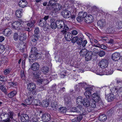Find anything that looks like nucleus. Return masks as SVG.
Returning <instances> with one entry per match:
<instances>
[{"instance_id": "obj_14", "label": "nucleus", "mask_w": 122, "mask_h": 122, "mask_svg": "<svg viewBox=\"0 0 122 122\" xmlns=\"http://www.w3.org/2000/svg\"><path fill=\"white\" fill-rule=\"evenodd\" d=\"M114 31L115 30L113 27L110 26L108 27L105 30V33L107 34H112Z\"/></svg>"}, {"instance_id": "obj_46", "label": "nucleus", "mask_w": 122, "mask_h": 122, "mask_svg": "<svg viewBox=\"0 0 122 122\" xmlns=\"http://www.w3.org/2000/svg\"><path fill=\"white\" fill-rule=\"evenodd\" d=\"M96 102L93 101L91 103H90V105L93 108L96 107Z\"/></svg>"}, {"instance_id": "obj_15", "label": "nucleus", "mask_w": 122, "mask_h": 122, "mask_svg": "<svg viewBox=\"0 0 122 122\" xmlns=\"http://www.w3.org/2000/svg\"><path fill=\"white\" fill-rule=\"evenodd\" d=\"M82 118V115L76 116L75 118L72 119V122H80Z\"/></svg>"}, {"instance_id": "obj_21", "label": "nucleus", "mask_w": 122, "mask_h": 122, "mask_svg": "<svg viewBox=\"0 0 122 122\" xmlns=\"http://www.w3.org/2000/svg\"><path fill=\"white\" fill-rule=\"evenodd\" d=\"M55 6H56L54 9L53 11L56 12L60 11L62 9V6L59 4L56 3Z\"/></svg>"}, {"instance_id": "obj_31", "label": "nucleus", "mask_w": 122, "mask_h": 122, "mask_svg": "<svg viewBox=\"0 0 122 122\" xmlns=\"http://www.w3.org/2000/svg\"><path fill=\"white\" fill-rule=\"evenodd\" d=\"M41 104V102L40 101L34 99L33 100L32 105L35 106H40Z\"/></svg>"}, {"instance_id": "obj_39", "label": "nucleus", "mask_w": 122, "mask_h": 122, "mask_svg": "<svg viewBox=\"0 0 122 122\" xmlns=\"http://www.w3.org/2000/svg\"><path fill=\"white\" fill-rule=\"evenodd\" d=\"M46 22H45L44 20L43 19H42L39 21L38 23L39 25L41 27H44Z\"/></svg>"}, {"instance_id": "obj_10", "label": "nucleus", "mask_w": 122, "mask_h": 122, "mask_svg": "<svg viewBox=\"0 0 122 122\" xmlns=\"http://www.w3.org/2000/svg\"><path fill=\"white\" fill-rule=\"evenodd\" d=\"M120 53L117 52H115L113 53L112 56V58L114 61H118L120 58Z\"/></svg>"}, {"instance_id": "obj_29", "label": "nucleus", "mask_w": 122, "mask_h": 122, "mask_svg": "<svg viewBox=\"0 0 122 122\" xmlns=\"http://www.w3.org/2000/svg\"><path fill=\"white\" fill-rule=\"evenodd\" d=\"M41 71L43 73L45 74L49 72V68L47 66H44L41 68Z\"/></svg>"}, {"instance_id": "obj_48", "label": "nucleus", "mask_w": 122, "mask_h": 122, "mask_svg": "<svg viewBox=\"0 0 122 122\" xmlns=\"http://www.w3.org/2000/svg\"><path fill=\"white\" fill-rule=\"evenodd\" d=\"M84 19H85V18H83L78 15V16L76 18V20L78 22H81L83 21Z\"/></svg>"}, {"instance_id": "obj_5", "label": "nucleus", "mask_w": 122, "mask_h": 122, "mask_svg": "<svg viewBox=\"0 0 122 122\" xmlns=\"http://www.w3.org/2000/svg\"><path fill=\"white\" fill-rule=\"evenodd\" d=\"M41 118L43 121L44 122H47L50 120L51 117L49 114L46 113L43 114Z\"/></svg>"}, {"instance_id": "obj_58", "label": "nucleus", "mask_w": 122, "mask_h": 122, "mask_svg": "<svg viewBox=\"0 0 122 122\" xmlns=\"http://www.w3.org/2000/svg\"><path fill=\"white\" fill-rule=\"evenodd\" d=\"M10 71V69L8 68L5 70L4 71V73L5 75H7L9 74Z\"/></svg>"}, {"instance_id": "obj_36", "label": "nucleus", "mask_w": 122, "mask_h": 122, "mask_svg": "<svg viewBox=\"0 0 122 122\" xmlns=\"http://www.w3.org/2000/svg\"><path fill=\"white\" fill-rule=\"evenodd\" d=\"M17 93V92L16 91H14L9 93L8 94V96L9 98H11L16 95Z\"/></svg>"}, {"instance_id": "obj_13", "label": "nucleus", "mask_w": 122, "mask_h": 122, "mask_svg": "<svg viewBox=\"0 0 122 122\" xmlns=\"http://www.w3.org/2000/svg\"><path fill=\"white\" fill-rule=\"evenodd\" d=\"M77 37L78 38L77 40L76 43L78 45H81L82 43V42L83 40L84 36L81 34H79Z\"/></svg>"}, {"instance_id": "obj_8", "label": "nucleus", "mask_w": 122, "mask_h": 122, "mask_svg": "<svg viewBox=\"0 0 122 122\" xmlns=\"http://www.w3.org/2000/svg\"><path fill=\"white\" fill-rule=\"evenodd\" d=\"M105 92V94H106ZM106 99L108 102H111L113 101L115 97L113 94L110 93L108 94H105Z\"/></svg>"}, {"instance_id": "obj_9", "label": "nucleus", "mask_w": 122, "mask_h": 122, "mask_svg": "<svg viewBox=\"0 0 122 122\" xmlns=\"http://www.w3.org/2000/svg\"><path fill=\"white\" fill-rule=\"evenodd\" d=\"M36 88V85L33 83H30L27 85V89L28 90L30 91H32L34 90Z\"/></svg>"}, {"instance_id": "obj_16", "label": "nucleus", "mask_w": 122, "mask_h": 122, "mask_svg": "<svg viewBox=\"0 0 122 122\" xmlns=\"http://www.w3.org/2000/svg\"><path fill=\"white\" fill-rule=\"evenodd\" d=\"M19 5L20 7L24 8L27 6V3L25 0H21L19 1Z\"/></svg>"}, {"instance_id": "obj_45", "label": "nucleus", "mask_w": 122, "mask_h": 122, "mask_svg": "<svg viewBox=\"0 0 122 122\" xmlns=\"http://www.w3.org/2000/svg\"><path fill=\"white\" fill-rule=\"evenodd\" d=\"M117 93L119 98L122 97V87L120 88L117 91Z\"/></svg>"}, {"instance_id": "obj_56", "label": "nucleus", "mask_w": 122, "mask_h": 122, "mask_svg": "<svg viewBox=\"0 0 122 122\" xmlns=\"http://www.w3.org/2000/svg\"><path fill=\"white\" fill-rule=\"evenodd\" d=\"M0 115L2 117V118H5V117H7V114L5 112L1 113L0 114Z\"/></svg>"}, {"instance_id": "obj_34", "label": "nucleus", "mask_w": 122, "mask_h": 122, "mask_svg": "<svg viewBox=\"0 0 122 122\" xmlns=\"http://www.w3.org/2000/svg\"><path fill=\"white\" fill-rule=\"evenodd\" d=\"M84 99L83 97L81 96L79 97L76 99V102L78 104H82L84 100Z\"/></svg>"}, {"instance_id": "obj_25", "label": "nucleus", "mask_w": 122, "mask_h": 122, "mask_svg": "<svg viewBox=\"0 0 122 122\" xmlns=\"http://www.w3.org/2000/svg\"><path fill=\"white\" fill-rule=\"evenodd\" d=\"M40 37L39 35L37 34H34L31 37L32 41L35 42L38 40Z\"/></svg>"}, {"instance_id": "obj_22", "label": "nucleus", "mask_w": 122, "mask_h": 122, "mask_svg": "<svg viewBox=\"0 0 122 122\" xmlns=\"http://www.w3.org/2000/svg\"><path fill=\"white\" fill-rule=\"evenodd\" d=\"M98 26L101 27L104 26L105 24V20L104 19H101L97 22Z\"/></svg>"}, {"instance_id": "obj_17", "label": "nucleus", "mask_w": 122, "mask_h": 122, "mask_svg": "<svg viewBox=\"0 0 122 122\" xmlns=\"http://www.w3.org/2000/svg\"><path fill=\"white\" fill-rule=\"evenodd\" d=\"M40 67L39 64L37 62H36L33 63L31 66V69L34 71H36L38 70Z\"/></svg>"}, {"instance_id": "obj_50", "label": "nucleus", "mask_w": 122, "mask_h": 122, "mask_svg": "<svg viewBox=\"0 0 122 122\" xmlns=\"http://www.w3.org/2000/svg\"><path fill=\"white\" fill-rule=\"evenodd\" d=\"M50 24L47 23L46 22V23H45V25L43 27L44 28L43 29L44 30L46 31L50 27Z\"/></svg>"}, {"instance_id": "obj_57", "label": "nucleus", "mask_w": 122, "mask_h": 122, "mask_svg": "<svg viewBox=\"0 0 122 122\" xmlns=\"http://www.w3.org/2000/svg\"><path fill=\"white\" fill-rule=\"evenodd\" d=\"M78 105L76 107L77 109V110L78 111V112H80L81 110V108H82V106L80 104H78Z\"/></svg>"}, {"instance_id": "obj_2", "label": "nucleus", "mask_w": 122, "mask_h": 122, "mask_svg": "<svg viewBox=\"0 0 122 122\" xmlns=\"http://www.w3.org/2000/svg\"><path fill=\"white\" fill-rule=\"evenodd\" d=\"M92 97L93 101L97 102H99L101 105H102V102L101 100L99 95L97 93H94L92 94Z\"/></svg>"}, {"instance_id": "obj_27", "label": "nucleus", "mask_w": 122, "mask_h": 122, "mask_svg": "<svg viewBox=\"0 0 122 122\" xmlns=\"http://www.w3.org/2000/svg\"><path fill=\"white\" fill-rule=\"evenodd\" d=\"M107 119V116L105 114H102L100 115L98 119L101 121L104 122Z\"/></svg>"}, {"instance_id": "obj_60", "label": "nucleus", "mask_w": 122, "mask_h": 122, "mask_svg": "<svg viewBox=\"0 0 122 122\" xmlns=\"http://www.w3.org/2000/svg\"><path fill=\"white\" fill-rule=\"evenodd\" d=\"M71 112H78V111L77 110V109L76 107H73L72 108L71 110Z\"/></svg>"}, {"instance_id": "obj_43", "label": "nucleus", "mask_w": 122, "mask_h": 122, "mask_svg": "<svg viewBox=\"0 0 122 122\" xmlns=\"http://www.w3.org/2000/svg\"><path fill=\"white\" fill-rule=\"evenodd\" d=\"M87 13L85 12H83V11L79 12L78 14V15H79L80 16L85 18L87 16Z\"/></svg>"}, {"instance_id": "obj_4", "label": "nucleus", "mask_w": 122, "mask_h": 122, "mask_svg": "<svg viewBox=\"0 0 122 122\" xmlns=\"http://www.w3.org/2000/svg\"><path fill=\"white\" fill-rule=\"evenodd\" d=\"M108 64V61L107 60L103 59L100 61L99 65L101 68L104 69L107 67Z\"/></svg>"}, {"instance_id": "obj_55", "label": "nucleus", "mask_w": 122, "mask_h": 122, "mask_svg": "<svg viewBox=\"0 0 122 122\" xmlns=\"http://www.w3.org/2000/svg\"><path fill=\"white\" fill-rule=\"evenodd\" d=\"M78 37L77 36H75L71 39V42L73 43H74L76 42H77V40Z\"/></svg>"}, {"instance_id": "obj_51", "label": "nucleus", "mask_w": 122, "mask_h": 122, "mask_svg": "<svg viewBox=\"0 0 122 122\" xmlns=\"http://www.w3.org/2000/svg\"><path fill=\"white\" fill-rule=\"evenodd\" d=\"M107 73V75H111L112 74L113 72V69L112 68H111L110 69H108V70L106 72Z\"/></svg>"}, {"instance_id": "obj_35", "label": "nucleus", "mask_w": 122, "mask_h": 122, "mask_svg": "<svg viewBox=\"0 0 122 122\" xmlns=\"http://www.w3.org/2000/svg\"><path fill=\"white\" fill-rule=\"evenodd\" d=\"M14 114V113L12 111L9 110V111L8 112V113L7 114V115H8V117L11 120H15L13 117Z\"/></svg>"}, {"instance_id": "obj_40", "label": "nucleus", "mask_w": 122, "mask_h": 122, "mask_svg": "<svg viewBox=\"0 0 122 122\" xmlns=\"http://www.w3.org/2000/svg\"><path fill=\"white\" fill-rule=\"evenodd\" d=\"M66 108L65 107H61L59 108V111L61 113H64L66 112Z\"/></svg>"}, {"instance_id": "obj_1", "label": "nucleus", "mask_w": 122, "mask_h": 122, "mask_svg": "<svg viewBox=\"0 0 122 122\" xmlns=\"http://www.w3.org/2000/svg\"><path fill=\"white\" fill-rule=\"evenodd\" d=\"M57 28L59 29L64 28L65 29H69V28L67 25L65 24L64 21L62 20H57L56 21Z\"/></svg>"}, {"instance_id": "obj_33", "label": "nucleus", "mask_w": 122, "mask_h": 122, "mask_svg": "<svg viewBox=\"0 0 122 122\" xmlns=\"http://www.w3.org/2000/svg\"><path fill=\"white\" fill-rule=\"evenodd\" d=\"M36 21L35 20H31L30 21H29V22L27 24L28 27L31 28L33 27Z\"/></svg>"}, {"instance_id": "obj_24", "label": "nucleus", "mask_w": 122, "mask_h": 122, "mask_svg": "<svg viewBox=\"0 0 122 122\" xmlns=\"http://www.w3.org/2000/svg\"><path fill=\"white\" fill-rule=\"evenodd\" d=\"M12 31L9 28H6L4 30L3 32V34L7 36H8L11 33Z\"/></svg>"}, {"instance_id": "obj_7", "label": "nucleus", "mask_w": 122, "mask_h": 122, "mask_svg": "<svg viewBox=\"0 0 122 122\" xmlns=\"http://www.w3.org/2000/svg\"><path fill=\"white\" fill-rule=\"evenodd\" d=\"M29 97H28V98L25 100V103L28 105H30L32 104L33 100L34 99V97H33L32 95L30 94L29 95Z\"/></svg>"}, {"instance_id": "obj_11", "label": "nucleus", "mask_w": 122, "mask_h": 122, "mask_svg": "<svg viewBox=\"0 0 122 122\" xmlns=\"http://www.w3.org/2000/svg\"><path fill=\"white\" fill-rule=\"evenodd\" d=\"M12 27L15 29H20L21 26V23L18 21H15L13 22L12 25Z\"/></svg>"}, {"instance_id": "obj_38", "label": "nucleus", "mask_w": 122, "mask_h": 122, "mask_svg": "<svg viewBox=\"0 0 122 122\" xmlns=\"http://www.w3.org/2000/svg\"><path fill=\"white\" fill-rule=\"evenodd\" d=\"M65 104L66 105L70 104L71 103V98L69 97H66L64 98Z\"/></svg>"}, {"instance_id": "obj_37", "label": "nucleus", "mask_w": 122, "mask_h": 122, "mask_svg": "<svg viewBox=\"0 0 122 122\" xmlns=\"http://www.w3.org/2000/svg\"><path fill=\"white\" fill-rule=\"evenodd\" d=\"M26 39V35L25 34H21L19 37V40L20 41H23Z\"/></svg>"}, {"instance_id": "obj_54", "label": "nucleus", "mask_w": 122, "mask_h": 122, "mask_svg": "<svg viewBox=\"0 0 122 122\" xmlns=\"http://www.w3.org/2000/svg\"><path fill=\"white\" fill-rule=\"evenodd\" d=\"M29 62L30 64H31L32 63L36 61L35 59L33 58V57L31 56V55L30 56V58L29 59Z\"/></svg>"}, {"instance_id": "obj_62", "label": "nucleus", "mask_w": 122, "mask_h": 122, "mask_svg": "<svg viewBox=\"0 0 122 122\" xmlns=\"http://www.w3.org/2000/svg\"><path fill=\"white\" fill-rule=\"evenodd\" d=\"M88 52H92V51L93 49V47L92 45H89L88 47Z\"/></svg>"}, {"instance_id": "obj_63", "label": "nucleus", "mask_w": 122, "mask_h": 122, "mask_svg": "<svg viewBox=\"0 0 122 122\" xmlns=\"http://www.w3.org/2000/svg\"><path fill=\"white\" fill-rule=\"evenodd\" d=\"M14 39L16 41L18 39V34L17 33H15L14 34Z\"/></svg>"}, {"instance_id": "obj_59", "label": "nucleus", "mask_w": 122, "mask_h": 122, "mask_svg": "<svg viewBox=\"0 0 122 122\" xmlns=\"http://www.w3.org/2000/svg\"><path fill=\"white\" fill-rule=\"evenodd\" d=\"M39 30L38 27H36L34 30V34H37L38 35H39Z\"/></svg>"}, {"instance_id": "obj_49", "label": "nucleus", "mask_w": 122, "mask_h": 122, "mask_svg": "<svg viewBox=\"0 0 122 122\" xmlns=\"http://www.w3.org/2000/svg\"><path fill=\"white\" fill-rule=\"evenodd\" d=\"M22 117H23L24 118H25V119L26 120H29V117L28 115L27 114L25 113H22L21 114Z\"/></svg>"}, {"instance_id": "obj_6", "label": "nucleus", "mask_w": 122, "mask_h": 122, "mask_svg": "<svg viewBox=\"0 0 122 122\" xmlns=\"http://www.w3.org/2000/svg\"><path fill=\"white\" fill-rule=\"evenodd\" d=\"M86 91L84 93V95L87 98H89L92 96L91 91H92V88L91 87H86L85 88Z\"/></svg>"}, {"instance_id": "obj_41", "label": "nucleus", "mask_w": 122, "mask_h": 122, "mask_svg": "<svg viewBox=\"0 0 122 122\" xmlns=\"http://www.w3.org/2000/svg\"><path fill=\"white\" fill-rule=\"evenodd\" d=\"M51 27L53 29H55L57 28V25L56 24V22L53 21L51 23L50 25Z\"/></svg>"}, {"instance_id": "obj_42", "label": "nucleus", "mask_w": 122, "mask_h": 122, "mask_svg": "<svg viewBox=\"0 0 122 122\" xmlns=\"http://www.w3.org/2000/svg\"><path fill=\"white\" fill-rule=\"evenodd\" d=\"M31 54H34L37 53L38 52L37 48L35 47H33L31 48Z\"/></svg>"}, {"instance_id": "obj_28", "label": "nucleus", "mask_w": 122, "mask_h": 122, "mask_svg": "<svg viewBox=\"0 0 122 122\" xmlns=\"http://www.w3.org/2000/svg\"><path fill=\"white\" fill-rule=\"evenodd\" d=\"M88 52V50L84 49L81 51L80 52V54L81 56H84L87 54Z\"/></svg>"}, {"instance_id": "obj_19", "label": "nucleus", "mask_w": 122, "mask_h": 122, "mask_svg": "<svg viewBox=\"0 0 122 122\" xmlns=\"http://www.w3.org/2000/svg\"><path fill=\"white\" fill-rule=\"evenodd\" d=\"M23 11L21 9H19L17 10L15 12V15L18 18H21L22 16V13L23 12Z\"/></svg>"}, {"instance_id": "obj_26", "label": "nucleus", "mask_w": 122, "mask_h": 122, "mask_svg": "<svg viewBox=\"0 0 122 122\" xmlns=\"http://www.w3.org/2000/svg\"><path fill=\"white\" fill-rule=\"evenodd\" d=\"M57 0H50L47 6H48L51 5L52 7L54 6L57 3Z\"/></svg>"}, {"instance_id": "obj_30", "label": "nucleus", "mask_w": 122, "mask_h": 122, "mask_svg": "<svg viewBox=\"0 0 122 122\" xmlns=\"http://www.w3.org/2000/svg\"><path fill=\"white\" fill-rule=\"evenodd\" d=\"M41 104L43 107H46L49 105V101L48 100L46 99L45 101H43Z\"/></svg>"}, {"instance_id": "obj_64", "label": "nucleus", "mask_w": 122, "mask_h": 122, "mask_svg": "<svg viewBox=\"0 0 122 122\" xmlns=\"http://www.w3.org/2000/svg\"><path fill=\"white\" fill-rule=\"evenodd\" d=\"M2 61L3 62V63H4V64H6L8 63V59L7 58H5L4 59L3 58L2 60Z\"/></svg>"}, {"instance_id": "obj_53", "label": "nucleus", "mask_w": 122, "mask_h": 122, "mask_svg": "<svg viewBox=\"0 0 122 122\" xmlns=\"http://www.w3.org/2000/svg\"><path fill=\"white\" fill-rule=\"evenodd\" d=\"M46 87L45 86H41L39 87L38 90L39 91H41L46 90Z\"/></svg>"}, {"instance_id": "obj_47", "label": "nucleus", "mask_w": 122, "mask_h": 122, "mask_svg": "<svg viewBox=\"0 0 122 122\" xmlns=\"http://www.w3.org/2000/svg\"><path fill=\"white\" fill-rule=\"evenodd\" d=\"M45 81H47V80L46 79L43 80L42 79H38V82L41 83L42 84V83H43L44 84H46L47 83V82H45Z\"/></svg>"}, {"instance_id": "obj_12", "label": "nucleus", "mask_w": 122, "mask_h": 122, "mask_svg": "<svg viewBox=\"0 0 122 122\" xmlns=\"http://www.w3.org/2000/svg\"><path fill=\"white\" fill-rule=\"evenodd\" d=\"M93 19V16L91 15H87V16H86L84 21L86 23L89 24L92 22Z\"/></svg>"}, {"instance_id": "obj_20", "label": "nucleus", "mask_w": 122, "mask_h": 122, "mask_svg": "<svg viewBox=\"0 0 122 122\" xmlns=\"http://www.w3.org/2000/svg\"><path fill=\"white\" fill-rule=\"evenodd\" d=\"M93 55L92 52H90L88 53L85 56V59L86 61H88L90 60L91 59Z\"/></svg>"}, {"instance_id": "obj_18", "label": "nucleus", "mask_w": 122, "mask_h": 122, "mask_svg": "<svg viewBox=\"0 0 122 122\" xmlns=\"http://www.w3.org/2000/svg\"><path fill=\"white\" fill-rule=\"evenodd\" d=\"M65 39L66 41H70L71 40V39L73 37L72 34L69 32L66 33L64 36Z\"/></svg>"}, {"instance_id": "obj_44", "label": "nucleus", "mask_w": 122, "mask_h": 122, "mask_svg": "<svg viewBox=\"0 0 122 122\" xmlns=\"http://www.w3.org/2000/svg\"><path fill=\"white\" fill-rule=\"evenodd\" d=\"M33 75L34 78L37 79L39 78L40 76L39 73H38L37 71L35 72L34 73H33Z\"/></svg>"}, {"instance_id": "obj_32", "label": "nucleus", "mask_w": 122, "mask_h": 122, "mask_svg": "<svg viewBox=\"0 0 122 122\" xmlns=\"http://www.w3.org/2000/svg\"><path fill=\"white\" fill-rule=\"evenodd\" d=\"M30 55L31 56L33 57V58L35 60L40 58L41 57V55L39 54L38 52L34 54H31Z\"/></svg>"}, {"instance_id": "obj_52", "label": "nucleus", "mask_w": 122, "mask_h": 122, "mask_svg": "<svg viewBox=\"0 0 122 122\" xmlns=\"http://www.w3.org/2000/svg\"><path fill=\"white\" fill-rule=\"evenodd\" d=\"M105 51L102 50L99 51L98 53V54L99 56L102 57L103 56L105 55Z\"/></svg>"}, {"instance_id": "obj_61", "label": "nucleus", "mask_w": 122, "mask_h": 122, "mask_svg": "<svg viewBox=\"0 0 122 122\" xmlns=\"http://www.w3.org/2000/svg\"><path fill=\"white\" fill-rule=\"evenodd\" d=\"M5 50V48L4 45L0 44V52H2Z\"/></svg>"}, {"instance_id": "obj_23", "label": "nucleus", "mask_w": 122, "mask_h": 122, "mask_svg": "<svg viewBox=\"0 0 122 122\" xmlns=\"http://www.w3.org/2000/svg\"><path fill=\"white\" fill-rule=\"evenodd\" d=\"M82 104L83 105L86 107H89L90 105L89 101L87 98L84 99Z\"/></svg>"}, {"instance_id": "obj_3", "label": "nucleus", "mask_w": 122, "mask_h": 122, "mask_svg": "<svg viewBox=\"0 0 122 122\" xmlns=\"http://www.w3.org/2000/svg\"><path fill=\"white\" fill-rule=\"evenodd\" d=\"M61 14L64 18L67 19L70 17L71 12L70 11L68 10L67 9H65L63 10L61 12Z\"/></svg>"}]
</instances>
